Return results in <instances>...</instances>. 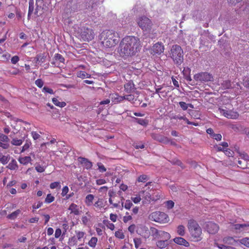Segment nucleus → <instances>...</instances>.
Here are the masks:
<instances>
[{"mask_svg": "<svg viewBox=\"0 0 249 249\" xmlns=\"http://www.w3.org/2000/svg\"><path fill=\"white\" fill-rule=\"evenodd\" d=\"M207 229L210 233L215 234L218 231L219 227L215 223L210 222L207 225Z\"/></svg>", "mask_w": 249, "mask_h": 249, "instance_id": "obj_13", "label": "nucleus"}, {"mask_svg": "<svg viewBox=\"0 0 249 249\" xmlns=\"http://www.w3.org/2000/svg\"><path fill=\"white\" fill-rule=\"evenodd\" d=\"M132 220V217L129 214V213L126 212L125 215L123 217V221L124 223H127Z\"/></svg>", "mask_w": 249, "mask_h": 249, "instance_id": "obj_35", "label": "nucleus"}, {"mask_svg": "<svg viewBox=\"0 0 249 249\" xmlns=\"http://www.w3.org/2000/svg\"><path fill=\"white\" fill-rule=\"evenodd\" d=\"M95 207L101 209L103 207V201L102 198H98L94 203Z\"/></svg>", "mask_w": 249, "mask_h": 249, "instance_id": "obj_34", "label": "nucleus"}, {"mask_svg": "<svg viewBox=\"0 0 249 249\" xmlns=\"http://www.w3.org/2000/svg\"><path fill=\"white\" fill-rule=\"evenodd\" d=\"M97 241H98V239L97 237H92L90 239V240L89 241L88 245L92 248H94L96 247Z\"/></svg>", "mask_w": 249, "mask_h": 249, "instance_id": "obj_29", "label": "nucleus"}, {"mask_svg": "<svg viewBox=\"0 0 249 249\" xmlns=\"http://www.w3.org/2000/svg\"><path fill=\"white\" fill-rule=\"evenodd\" d=\"M54 200V197L52 196L51 194H48L45 200V202L46 203H50L53 201Z\"/></svg>", "mask_w": 249, "mask_h": 249, "instance_id": "obj_41", "label": "nucleus"}, {"mask_svg": "<svg viewBox=\"0 0 249 249\" xmlns=\"http://www.w3.org/2000/svg\"><path fill=\"white\" fill-rule=\"evenodd\" d=\"M94 198V196L92 194L88 195L85 199V203L86 205L88 206H91L93 205V201Z\"/></svg>", "mask_w": 249, "mask_h": 249, "instance_id": "obj_17", "label": "nucleus"}, {"mask_svg": "<svg viewBox=\"0 0 249 249\" xmlns=\"http://www.w3.org/2000/svg\"><path fill=\"white\" fill-rule=\"evenodd\" d=\"M81 36L84 41H89L94 38V34L91 29L84 28L81 32Z\"/></svg>", "mask_w": 249, "mask_h": 249, "instance_id": "obj_9", "label": "nucleus"}, {"mask_svg": "<svg viewBox=\"0 0 249 249\" xmlns=\"http://www.w3.org/2000/svg\"><path fill=\"white\" fill-rule=\"evenodd\" d=\"M179 104L183 110H186L188 107V105L184 102H180Z\"/></svg>", "mask_w": 249, "mask_h": 249, "instance_id": "obj_55", "label": "nucleus"}, {"mask_svg": "<svg viewBox=\"0 0 249 249\" xmlns=\"http://www.w3.org/2000/svg\"><path fill=\"white\" fill-rule=\"evenodd\" d=\"M78 160L87 169H89L92 166V162L89 161L87 159L80 157L78 158Z\"/></svg>", "mask_w": 249, "mask_h": 249, "instance_id": "obj_16", "label": "nucleus"}, {"mask_svg": "<svg viewBox=\"0 0 249 249\" xmlns=\"http://www.w3.org/2000/svg\"><path fill=\"white\" fill-rule=\"evenodd\" d=\"M54 58L56 61H59L60 62L63 63L64 61V58L62 56L58 53H56L54 55Z\"/></svg>", "mask_w": 249, "mask_h": 249, "instance_id": "obj_46", "label": "nucleus"}, {"mask_svg": "<svg viewBox=\"0 0 249 249\" xmlns=\"http://www.w3.org/2000/svg\"><path fill=\"white\" fill-rule=\"evenodd\" d=\"M148 179V178L147 176L145 175H141L138 178V181L139 182H145Z\"/></svg>", "mask_w": 249, "mask_h": 249, "instance_id": "obj_42", "label": "nucleus"}, {"mask_svg": "<svg viewBox=\"0 0 249 249\" xmlns=\"http://www.w3.org/2000/svg\"><path fill=\"white\" fill-rule=\"evenodd\" d=\"M240 157L241 159L244 160V161H247L249 160V156L247 154L245 153H241L240 154Z\"/></svg>", "mask_w": 249, "mask_h": 249, "instance_id": "obj_52", "label": "nucleus"}, {"mask_svg": "<svg viewBox=\"0 0 249 249\" xmlns=\"http://www.w3.org/2000/svg\"><path fill=\"white\" fill-rule=\"evenodd\" d=\"M135 225L134 224H132L128 227V230L131 233H133L135 231Z\"/></svg>", "mask_w": 249, "mask_h": 249, "instance_id": "obj_63", "label": "nucleus"}, {"mask_svg": "<svg viewBox=\"0 0 249 249\" xmlns=\"http://www.w3.org/2000/svg\"><path fill=\"white\" fill-rule=\"evenodd\" d=\"M135 247L136 249L139 248L142 244V240L139 238H135L133 239Z\"/></svg>", "mask_w": 249, "mask_h": 249, "instance_id": "obj_40", "label": "nucleus"}, {"mask_svg": "<svg viewBox=\"0 0 249 249\" xmlns=\"http://www.w3.org/2000/svg\"><path fill=\"white\" fill-rule=\"evenodd\" d=\"M81 207H79L77 205L74 203H71L69 206V210L71 211V213H73L74 215H77L81 213Z\"/></svg>", "mask_w": 249, "mask_h": 249, "instance_id": "obj_15", "label": "nucleus"}, {"mask_svg": "<svg viewBox=\"0 0 249 249\" xmlns=\"http://www.w3.org/2000/svg\"><path fill=\"white\" fill-rule=\"evenodd\" d=\"M123 100L124 99H125L127 101L131 102V101H133L134 100V96L133 95H131V94H129V95L124 96H123Z\"/></svg>", "mask_w": 249, "mask_h": 249, "instance_id": "obj_48", "label": "nucleus"}, {"mask_svg": "<svg viewBox=\"0 0 249 249\" xmlns=\"http://www.w3.org/2000/svg\"><path fill=\"white\" fill-rule=\"evenodd\" d=\"M34 0H29V11L28 13V18H30V16L33 14L34 9Z\"/></svg>", "mask_w": 249, "mask_h": 249, "instance_id": "obj_24", "label": "nucleus"}, {"mask_svg": "<svg viewBox=\"0 0 249 249\" xmlns=\"http://www.w3.org/2000/svg\"><path fill=\"white\" fill-rule=\"evenodd\" d=\"M116 237L123 239L124 238V235L122 230H118L115 232Z\"/></svg>", "mask_w": 249, "mask_h": 249, "instance_id": "obj_37", "label": "nucleus"}, {"mask_svg": "<svg viewBox=\"0 0 249 249\" xmlns=\"http://www.w3.org/2000/svg\"><path fill=\"white\" fill-rule=\"evenodd\" d=\"M169 245L168 242H167L166 241L164 240H159L157 241L156 243L157 246L161 249H165Z\"/></svg>", "mask_w": 249, "mask_h": 249, "instance_id": "obj_22", "label": "nucleus"}, {"mask_svg": "<svg viewBox=\"0 0 249 249\" xmlns=\"http://www.w3.org/2000/svg\"><path fill=\"white\" fill-rule=\"evenodd\" d=\"M62 234L61 230L59 228H57L55 230L54 236L56 238H59Z\"/></svg>", "mask_w": 249, "mask_h": 249, "instance_id": "obj_56", "label": "nucleus"}, {"mask_svg": "<svg viewBox=\"0 0 249 249\" xmlns=\"http://www.w3.org/2000/svg\"><path fill=\"white\" fill-rule=\"evenodd\" d=\"M139 26L144 32H150L152 28V21L145 16H141L137 19Z\"/></svg>", "mask_w": 249, "mask_h": 249, "instance_id": "obj_5", "label": "nucleus"}, {"mask_svg": "<svg viewBox=\"0 0 249 249\" xmlns=\"http://www.w3.org/2000/svg\"><path fill=\"white\" fill-rule=\"evenodd\" d=\"M7 167L10 170H16L18 168V165L16 160L13 159L7 165Z\"/></svg>", "mask_w": 249, "mask_h": 249, "instance_id": "obj_27", "label": "nucleus"}, {"mask_svg": "<svg viewBox=\"0 0 249 249\" xmlns=\"http://www.w3.org/2000/svg\"><path fill=\"white\" fill-rule=\"evenodd\" d=\"M68 243L71 246H74L77 244L76 238L74 236L70 238L69 240Z\"/></svg>", "mask_w": 249, "mask_h": 249, "instance_id": "obj_43", "label": "nucleus"}, {"mask_svg": "<svg viewBox=\"0 0 249 249\" xmlns=\"http://www.w3.org/2000/svg\"><path fill=\"white\" fill-rule=\"evenodd\" d=\"M164 50V45L161 43H156L150 49V52L151 54H160L163 52Z\"/></svg>", "mask_w": 249, "mask_h": 249, "instance_id": "obj_10", "label": "nucleus"}, {"mask_svg": "<svg viewBox=\"0 0 249 249\" xmlns=\"http://www.w3.org/2000/svg\"><path fill=\"white\" fill-rule=\"evenodd\" d=\"M159 237L161 239H162V240L168 242V240L171 238V235L167 232L160 231Z\"/></svg>", "mask_w": 249, "mask_h": 249, "instance_id": "obj_18", "label": "nucleus"}, {"mask_svg": "<svg viewBox=\"0 0 249 249\" xmlns=\"http://www.w3.org/2000/svg\"><path fill=\"white\" fill-rule=\"evenodd\" d=\"M53 103L56 106L63 107L66 105V103L64 102H60L56 98H53L52 99Z\"/></svg>", "mask_w": 249, "mask_h": 249, "instance_id": "obj_28", "label": "nucleus"}, {"mask_svg": "<svg viewBox=\"0 0 249 249\" xmlns=\"http://www.w3.org/2000/svg\"><path fill=\"white\" fill-rule=\"evenodd\" d=\"M36 170L39 173L43 172L45 171V168L43 166H41L40 165H37L36 166Z\"/></svg>", "mask_w": 249, "mask_h": 249, "instance_id": "obj_58", "label": "nucleus"}, {"mask_svg": "<svg viewBox=\"0 0 249 249\" xmlns=\"http://www.w3.org/2000/svg\"><path fill=\"white\" fill-rule=\"evenodd\" d=\"M77 76L82 79L89 78L91 77V75L87 73L84 71H78L77 72Z\"/></svg>", "mask_w": 249, "mask_h": 249, "instance_id": "obj_26", "label": "nucleus"}, {"mask_svg": "<svg viewBox=\"0 0 249 249\" xmlns=\"http://www.w3.org/2000/svg\"><path fill=\"white\" fill-rule=\"evenodd\" d=\"M50 187L52 189H53L55 188H60L61 185L59 182H54L50 184Z\"/></svg>", "mask_w": 249, "mask_h": 249, "instance_id": "obj_45", "label": "nucleus"}, {"mask_svg": "<svg viewBox=\"0 0 249 249\" xmlns=\"http://www.w3.org/2000/svg\"><path fill=\"white\" fill-rule=\"evenodd\" d=\"M149 218L152 221L160 223H166L169 221L168 216L165 213L160 212H155L151 213Z\"/></svg>", "mask_w": 249, "mask_h": 249, "instance_id": "obj_6", "label": "nucleus"}, {"mask_svg": "<svg viewBox=\"0 0 249 249\" xmlns=\"http://www.w3.org/2000/svg\"><path fill=\"white\" fill-rule=\"evenodd\" d=\"M32 136L34 140H36L38 139L40 137V135L36 132L33 131L31 133Z\"/></svg>", "mask_w": 249, "mask_h": 249, "instance_id": "obj_57", "label": "nucleus"}, {"mask_svg": "<svg viewBox=\"0 0 249 249\" xmlns=\"http://www.w3.org/2000/svg\"><path fill=\"white\" fill-rule=\"evenodd\" d=\"M10 160V157L9 156H4L0 154V162L3 164H6Z\"/></svg>", "mask_w": 249, "mask_h": 249, "instance_id": "obj_32", "label": "nucleus"}, {"mask_svg": "<svg viewBox=\"0 0 249 249\" xmlns=\"http://www.w3.org/2000/svg\"><path fill=\"white\" fill-rule=\"evenodd\" d=\"M166 206L168 209H171L174 206V202L171 200L167 201L166 203Z\"/></svg>", "mask_w": 249, "mask_h": 249, "instance_id": "obj_61", "label": "nucleus"}, {"mask_svg": "<svg viewBox=\"0 0 249 249\" xmlns=\"http://www.w3.org/2000/svg\"><path fill=\"white\" fill-rule=\"evenodd\" d=\"M243 81L244 86L249 88V77H245Z\"/></svg>", "mask_w": 249, "mask_h": 249, "instance_id": "obj_64", "label": "nucleus"}, {"mask_svg": "<svg viewBox=\"0 0 249 249\" xmlns=\"http://www.w3.org/2000/svg\"><path fill=\"white\" fill-rule=\"evenodd\" d=\"M31 161V158L29 156L21 157L18 159V161L22 164L26 165Z\"/></svg>", "mask_w": 249, "mask_h": 249, "instance_id": "obj_25", "label": "nucleus"}, {"mask_svg": "<svg viewBox=\"0 0 249 249\" xmlns=\"http://www.w3.org/2000/svg\"><path fill=\"white\" fill-rule=\"evenodd\" d=\"M20 212L21 211L20 210H17V211L9 214L7 216V218L10 219H14L18 215Z\"/></svg>", "mask_w": 249, "mask_h": 249, "instance_id": "obj_33", "label": "nucleus"}, {"mask_svg": "<svg viewBox=\"0 0 249 249\" xmlns=\"http://www.w3.org/2000/svg\"><path fill=\"white\" fill-rule=\"evenodd\" d=\"M173 241L176 244L185 247H188L190 245L189 243L181 237H176L174 238Z\"/></svg>", "mask_w": 249, "mask_h": 249, "instance_id": "obj_14", "label": "nucleus"}, {"mask_svg": "<svg viewBox=\"0 0 249 249\" xmlns=\"http://www.w3.org/2000/svg\"><path fill=\"white\" fill-rule=\"evenodd\" d=\"M221 85L223 88L224 89H229L231 87V82L229 80L224 81L221 84Z\"/></svg>", "mask_w": 249, "mask_h": 249, "instance_id": "obj_39", "label": "nucleus"}, {"mask_svg": "<svg viewBox=\"0 0 249 249\" xmlns=\"http://www.w3.org/2000/svg\"><path fill=\"white\" fill-rule=\"evenodd\" d=\"M9 146V139L8 137L3 134H0V147L3 149H7Z\"/></svg>", "mask_w": 249, "mask_h": 249, "instance_id": "obj_12", "label": "nucleus"}, {"mask_svg": "<svg viewBox=\"0 0 249 249\" xmlns=\"http://www.w3.org/2000/svg\"><path fill=\"white\" fill-rule=\"evenodd\" d=\"M75 234L77 239L80 240L82 238H84L86 233L83 231H75Z\"/></svg>", "mask_w": 249, "mask_h": 249, "instance_id": "obj_38", "label": "nucleus"}, {"mask_svg": "<svg viewBox=\"0 0 249 249\" xmlns=\"http://www.w3.org/2000/svg\"><path fill=\"white\" fill-rule=\"evenodd\" d=\"M133 205V203H132L130 200H126L124 202H124H122V207H124L125 209L127 210H129Z\"/></svg>", "mask_w": 249, "mask_h": 249, "instance_id": "obj_31", "label": "nucleus"}, {"mask_svg": "<svg viewBox=\"0 0 249 249\" xmlns=\"http://www.w3.org/2000/svg\"><path fill=\"white\" fill-rule=\"evenodd\" d=\"M23 142V140L22 139H18L17 138H14L12 140L11 143L14 145L19 146Z\"/></svg>", "mask_w": 249, "mask_h": 249, "instance_id": "obj_36", "label": "nucleus"}, {"mask_svg": "<svg viewBox=\"0 0 249 249\" xmlns=\"http://www.w3.org/2000/svg\"><path fill=\"white\" fill-rule=\"evenodd\" d=\"M212 138L216 140L217 141H219L222 139V136L220 134H213L212 137Z\"/></svg>", "mask_w": 249, "mask_h": 249, "instance_id": "obj_59", "label": "nucleus"}, {"mask_svg": "<svg viewBox=\"0 0 249 249\" xmlns=\"http://www.w3.org/2000/svg\"><path fill=\"white\" fill-rule=\"evenodd\" d=\"M144 193V191H143L140 192L139 194L136 195L135 196L131 197V200L135 204H137V203H139L142 199V198H141L142 194H143Z\"/></svg>", "mask_w": 249, "mask_h": 249, "instance_id": "obj_21", "label": "nucleus"}, {"mask_svg": "<svg viewBox=\"0 0 249 249\" xmlns=\"http://www.w3.org/2000/svg\"><path fill=\"white\" fill-rule=\"evenodd\" d=\"M110 96L112 101L114 103H118L123 101V96H119L117 94H112Z\"/></svg>", "mask_w": 249, "mask_h": 249, "instance_id": "obj_19", "label": "nucleus"}, {"mask_svg": "<svg viewBox=\"0 0 249 249\" xmlns=\"http://www.w3.org/2000/svg\"><path fill=\"white\" fill-rule=\"evenodd\" d=\"M232 229L236 232H249V224H235L233 226Z\"/></svg>", "mask_w": 249, "mask_h": 249, "instance_id": "obj_11", "label": "nucleus"}, {"mask_svg": "<svg viewBox=\"0 0 249 249\" xmlns=\"http://www.w3.org/2000/svg\"><path fill=\"white\" fill-rule=\"evenodd\" d=\"M124 90L127 93L132 91L134 89V85L131 82H128L124 86Z\"/></svg>", "mask_w": 249, "mask_h": 249, "instance_id": "obj_20", "label": "nucleus"}, {"mask_svg": "<svg viewBox=\"0 0 249 249\" xmlns=\"http://www.w3.org/2000/svg\"><path fill=\"white\" fill-rule=\"evenodd\" d=\"M169 57H171L177 65H180L183 61V52L181 47L178 45L172 46Z\"/></svg>", "mask_w": 249, "mask_h": 249, "instance_id": "obj_3", "label": "nucleus"}, {"mask_svg": "<svg viewBox=\"0 0 249 249\" xmlns=\"http://www.w3.org/2000/svg\"><path fill=\"white\" fill-rule=\"evenodd\" d=\"M42 91L45 93H49L50 94H53V90L48 87H44L43 88Z\"/></svg>", "mask_w": 249, "mask_h": 249, "instance_id": "obj_51", "label": "nucleus"}, {"mask_svg": "<svg viewBox=\"0 0 249 249\" xmlns=\"http://www.w3.org/2000/svg\"><path fill=\"white\" fill-rule=\"evenodd\" d=\"M142 196L147 201H149L151 198V196L148 192H146L145 193L144 192L143 194H142Z\"/></svg>", "mask_w": 249, "mask_h": 249, "instance_id": "obj_49", "label": "nucleus"}, {"mask_svg": "<svg viewBox=\"0 0 249 249\" xmlns=\"http://www.w3.org/2000/svg\"><path fill=\"white\" fill-rule=\"evenodd\" d=\"M69 190V188L68 186H66L64 187L62 189L61 195L63 196H65L67 195V194L68 193Z\"/></svg>", "mask_w": 249, "mask_h": 249, "instance_id": "obj_62", "label": "nucleus"}, {"mask_svg": "<svg viewBox=\"0 0 249 249\" xmlns=\"http://www.w3.org/2000/svg\"><path fill=\"white\" fill-rule=\"evenodd\" d=\"M177 232L178 235L181 236H184L185 234V228L184 226L180 225L177 228Z\"/></svg>", "mask_w": 249, "mask_h": 249, "instance_id": "obj_23", "label": "nucleus"}, {"mask_svg": "<svg viewBox=\"0 0 249 249\" xmlns=\"http://www.w3.org/2000/svg\"><path fill=\"white\" fill-rule=\"evenodd\" d=\"M35 84L38 87L41 88L43 87L44 83L41 79H38L36 80Z\"/></svg>", "mask_w": 249, "mask_h": 249, "instance_id": "obj_53", "label": "nucleus"}, {"mask_svg": "<svg viewBox=\"0 0 249 249\" xmlns=\"http://www.w3.org/2000/svg\"><path fill=\"white\" fill-rule=\"evenodd\" d=\"M100 39L103 45L107 48L114 47L119 42L118 34L112 30H107L102 32Z\"/></svg>", "mask_w": 249, "mask_h": 249, "instance_id": "obj_2", "label": "nucleus"}, {"mask_svg": "<svg viewBox=\"0 0 249 249\" xmlns=\"http://www.w3.org/2000/svg\"><path fill=\"white\" fill-rule=\"evenodd\" d=\"M188 228L195 241H198L201 239L202 230L196 221L194 220L189 221Z\"/></svg>", "mask_w": 249, "mask_h": 249, "instance_id": "obj_4", "label": "nucleus"}, {"mask_svg": "<svg viewBox=\"0 0 249 249\" xmlns=\"http://www.w3.org/2000/svg\"><path fill=\"white\" fill-rule=\"evenodd\" d=\"M238 242L241 244L243 245L246 247L249 248V237L242 238L239 240Z\"/></svg>", "mask_w": 249, "mask_h": 249, "instance_id": "obj_30", "label": "nucleus"}, {"mask_svg": "<svg viewBox=\"0 0 249 249\" xmlns=\"http://www.w3.org/2000/svg\"><path fill=\"white\" fill-rule=\"evenodd\" d=\"M31 144V143L30 142H26V143H25L24 145L23 146V147L22 148V150L21 151V152H23L25 150L28 149L29 148V147L30 146Z\"/></svg>", "mask_w": 249, "mask_h": 249, "instance_id": "obj_60", "label": "nucleus"}, {"mask_svg": "<svg viewBox=\"0 0 249 249\" xmlns=\"http://www.w3.org/2000/svg\"><path fill=\"white\" fill-rule=\"evenodd\" d=\"M106 182H107V181H106V179H103V178L97 179L96 180V184L98 185H101L104 184Z\"/></svg>", "mask_w": 249, "mask_h": 249, "instance_id": "obj_54", "label": "nucleus"}, {"mask_svg": "<svg viewBox=\"0 0 249 249\" xmlns=\"http://www.w3.org/2000/svg\"><path fill=\"white\" fill-rule=\"evenodd\" d=\"M194 79L197 83H204L213 81V76L208 72H200L194 75Z\"/></svg>", "mask_w": 249, "mask_h": 249, "instance_id": "obj_7", "label": "nucleus"}, {"mask_svg": "<svg viewBox=\"0 0 249 249\" xmlns=\"http://www.w3.org/2000/svg\"><path fill=\"white\" fill-rule=\"evenodd\" d=\"M141 48L139 38L127 36L124 38L120 44L119 53L123 57L133 55L140 50Z\"/></svg>", "mask_w": 249, "mask_h": 249, "instance_id": "obj_1", "label": "nucleus"}, {"mask_svg": "<svg viewBox=\"0 0 249 249\" xmlns=\"http://www.w3.org/2000/svg\"><path fill=\"white\" fill-rule=\"evenodd\" d=\"M218 111L221 114L228 119H236L239 117L238 112L233 110H228L226 108H219Z\"/></svg>", "mask_w": 249, "mask_h": 249, "instance_id": "obj_8", "label": "nucleus"}, {"mask_svg": "<svg viewBox=\"0 0 249 249\" xmlns=\"http://www.w3.org/2000/svg\"><path fill=\"white\" fill-rule=\"evenodd\" d=\"M223 242L225 243L231 244H232V243L234 242V240L232 237H228L224 238Z\"/></svg>", "mask_w": 249, "mask_h": 249, "instance_id": "obj_47", "label": "nucleus"}, {"mask_svg": "<svg viewBox=\"0 0 249 249\" xmlns=\"http://www.w3.org/2000/svg\"><path fill=\"white\" fill-rule=\"evenodd\" d=\"M97 165L98 166V170H99L100 172L104 173L106 171L107 169L105 166L102 163L98 162L97 163Z\"/></svg>", "mask_w": 249, "mask_h": 249, "instance_id": "obj_44", "label": "nucleus"}, {"mask_svg": "<svg viewBox=\"0 0 249 249\" xmlns=\"http://www.w3.org/2000/svg\"><path fill=\"white\" fill-rule=\"evenodd\" d=\"M151 230L153 236H155L156 237H157L159 236L160 231L154 228L151 229Z\"/></svg>", "mask_w": 249, "mask_h": 249, "instance_id": "obj_50", "label": "nucleus"}]
</instances>
